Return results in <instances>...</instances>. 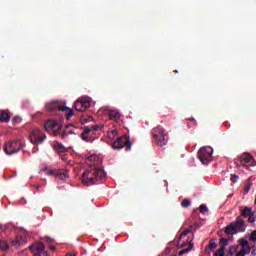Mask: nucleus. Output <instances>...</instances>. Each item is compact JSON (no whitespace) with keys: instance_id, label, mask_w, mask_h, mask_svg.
I'll list each match as a JSON object with an SVG mask.
<instances>
[{"instance_id":"6ab92c4d","label":"nucleus","mask_w":256,"mask_h":256,"mask_svg":"<svg viewBox=\"0 0 256 256\" xmlns=\"http://www.w3.org/2000/svg\"><path fill=\"white\" fill-rule=\"evenodd\" d=\"M69 135H76L75 128L72 130L67 129L64 133H62V139H64V141H69Z\"/></svg>"},{"instance_id":"f8f14e48","label":"nucleus","mask_w":256,"mask_h":256,"mask_svg":"<svg viewBox=\"0 0 256 256\" xmlns=\"http://www.w3.org/2000/svg\"><path fill=\"white\" fill-rule=\"evenodd\" d=\"M44 128L47 131H49L50 133H53L54 135H57L59 133V131H61L63 126H61V124L57 123V121H55V120H48L45 123Z\"/></svg>"},{"instance_id":"cd10ccee","label":"nucleus","mask_w":256,"mask_h":256,"mask_svg":"<svg viewBox=\"0 0 256 256\" xmlns=\"http://www.w3.org/2000/svg\"><path fill=\"white\" fill-rule=\"evenodd\" d=\"M256 221V211H252V213L248 216V223H255Z\"/></svg>"},{"instance_id":"c756f323","label":"nucleus","mask_w":256,"mask_h":256,"mask_svg":"<svg viewBox=\"0 0 256 256\" xmlns=\"http://www.w3.org/2000/svg\"><path fill=\"white\" fill-rule=\"evenodd\" d=\"M240 245H241L242 249H247V247H250L249 241H247L245 239L240 240Z\"/></svg>"},{"instance_id":"393cba45","label":"nucleus","mask_w":256,"mask_h":256,"mask_svg":"<svg viewBox=\"0 0 256 256\" xmlns=\"http://www.w3.org/2000/svg\"><path fill=\"white\" fill-rule=\"evenodd\" d=\"M56 151H58L59 153H64V151H67V148L65 146H63V144L58 143L55 146Z\"/></svg>"},{"instance_id":"6e6552de","label":"nucleus","mask_w":256,"mask_h":256,"mask_svg":"<svg viewBox=\"0 0 256 256\" xmlns=\"http://www.w3.org/2000/svg\"><path fill=\"white\" fill-rule=\"evenodd\" d=\"M30 143L33 145H41L45 143V139H47V135L39 128H35L30 132L29 135Z\"/></svg>"},{"instance_id":"f03ea898","label":"nucleus","mask_w":256,"mask_h":256,"mask_svg":"<svg viewBox=\"0 0 256 256\" xmlns=\"http://www.w3.org/2000/svg\"><path fill=\"white\" fill-rule=\"evenodd\" d=\"M189 233H191V230L186 229L180 234V237L178 238L177 247H179V249H182L179 252V255H185V253H189V251H191V249H193L194 247L193 238L189 236ZM183 247L187 248L183 249Z\"/></svg>"},{"instance_id":"c85d7f7f","label":"nucleus","mask_w":256,"mask_h":256,"mask_svg":"<svg viewBox=\"0 0 256 256\" xmlns=\"http://www.w3.org/2000/svg\"><path fill=\"white\" fill-rule=\"evenodd\" d=\"M215 256H225V247H220L216 252Z\"/></svg>"},{"instance_id":"a211bd4d","label":"nucleus","mask_w":256,"mask_h":256,"mask_svg":"<svg viewBox=\"0 0 256 256\" xmlns=\"http://www.w3.org/2000/svg\"><path fill=\"white\" fill-rule=\"evenodd\" d=\"M240 213H241L242 217L247 218V217H249V215H251L253 213V208L245 206L244 208L240 209Z\"/></svg>"},{"instance_id":"20e7f679","label":"nucleus","mask_w":256,"mask_h":256,"mask_svg":"<svg viewBox=\"0 0 256 256\" xmlns=\"http://www.w3.org/2000/svg\"><path fill=\"white\" fill-rule=\"evenodd\" d=\"M246 229L245 220L239 216L235 222H231L225 227L224 233L226 235H236V233H245Z\"/></svg>"},{"instance_id":"5701e85b","label":"nucleus","mask_w":256,"mask_h":256,"mask_svg":"<svg viewBox=\"0 0 256 256\" xmlns=\"http://www.w3.org/2000/svg\"><path fill=\"white\" fill-rule=\"evenodd\" d=\"M249 253H251V247H247L246 249L240 250L234 256H245V255H249Z\"/></svg>"},{"instance_id":"bb28decb","label":"nucleus","mask_w":256,"mask_h":256,"mask_svg":"<svg viewBox=\"0 0 256 256\" xmlns=\"http://www.w3.org/2000/svg\"><path fill=\"white\" fill-rule=\"evenodd\" d=\"M181 206L184 207V209H187V207L191 206V200L185 198L181 202Z\"/></svg>"},{"instance_id":"f257e3e1","label":"nucleus","mask_w":256,"mask_h":256,"mask_svg":"<svg viewBox=\"0 0 256 256\" xmlns=\"http://www.w3.org/2000/svg\"><path fill=\"white\" fill-rule=\"evenodd\" d=\"M105 177L106 174L103 167L94 164L84 171L82 174V182L87 187H90V185H95L97 181H101V179H105Z\"/></svg>"},{"instance_id":"2f4dec72","label":"nucleus","mask_w":256,"mask_h":256,"mask_svg":"<svg viewBox=\"0 0 256 256\" xmlns=\"http://www.w3.org/2000/svg\"><path fill=\"white\" fill-rule=\"evenodd\" d=\"M251 185H253V184L251 183V180H248V181L246 182V185H245V191H246V193H249V191L251 190Z\"/></svg>"},{"instance_id":"423d86ee","label":"nucleus","mask_w":256,"mask_h":256,"mask_svg":"<svg viewBox=\"0 0 256 256\" xmlns=\"http://www.w3.org/2000/svg\"><path fill=\"white\" fill-rule=\"evenodd\" d=\"M25 144L21 140H10L4 144V151L6 155H15L18 153Z\"/></svg>"},{"instance_id":"9b49d317","label":"nucleus","mask_w":256,"mask_h":256,"mask_svg":"<svg viewBox=\"0 0 256 256\" xmlns=\"http://www.w3.org/2000/svg\"><path fill=\"white\" fill-rule=\"evenodd\" d=\"M123 147H126V149L129 151L131 150L132 144L131 141H129V138L127 136H122L118 138L113 144L112 149H123Z\"/></svg>"},{"instance_id":"b1692460","label":"nucleus","mask_w":256,"mask_h":256,"mask_svg":"<svg viewBox=\"0 0 256 256\" xmlns=\"http://www.w3.org/2000/svg\"><path fill=\"white\" fill-rule=\"evenodd\" d=\"M0 249L1 251H7L9 249V244L5 240H0Z\"/></svg>"},{"instance_id":"4c0bfd02","label":"nucleus","mask_w":256,"mask_h":256,"mask_svg":"<svg viewBox=\"0 0 256 256\" xmlns=\"http://www.w3.org/2000/svg\"><path fill=\"white\" fill-rule=\"evenodd\" d=\"M14 121H15L16 123H21V117L16 116V117L14 118Z\"/></svg>"},{"instance_id":"aec40b11","label":"nucleus","mask_w":256,"mask_h":256,"mask_svg":"<svg viewBox=\"0 0 256 256\" xmlns=\"http://www.w3.org/2000/svg\"><path fill=\"white\" fill-rule=\"evenodd\" d=\"M214 249H217V242H215V240H211L209 245L206 247V253H208V255H210V253Z\"/></svg>"},{"instance_id":"2eb2a0df","label":"nucleus","mask_w":256,"mask_h":256,"mask_svg":"<svg viewBox=\"0 0 256 256\" xmlns=\"http://www.w3.org/2000/svg\"><path fill=\"white\" fill-rule=\"evenodd\" d=\"M55 177L58 181H65L66 179H69V172H67V170L64 169L56 170Z\"/></svg>"},{"instance_id":"dca6fc26","label":"nucleus","mask_w":256,"mask_h":256,"mask_svg":"<svg viewBox=\"0 0 256 256\" xmlns=\"http://www.w3.org/2000/svg\"><path fill=\"white\" fill-rule=\"evenodd\" d=\"M108 117L113 121H119L121 119V113L118 110H109Z\"/></svg>"},{"instance_id":"39448f33","label":"nucleus","mask_w":256,"mask_h":256,"mask_svg":"<svg viewBox=\"0 0 256 256\" xmlns=\"http://www.w3.org/2000/svg\"><path fill=\"white\" fill-rule=\"evenodd\" d=\"M47 111H62L66 114V119L69 121L73 115H75V112H73V109L67 107V106H61L59 104V101H53L48 104H46Z\"/></svg>"},{"instance_id":"a878e982","label":"nucleus","mask_w":256,"mask_h":256,"mask_svg":"<svg viewBox=\"0 0 256 256\" xmlns=\"http://www.w3.org/2000/svg\"><path fill=\"white\" fill-rule=\"evenodd\" d=\"M239 249V246H231L229 249V255L230 256H236L237 255V250Z\"/></svg>"},{"instance_id":"0eeeda50","label":"nucleus","mask_w":256,"mask_h":256,"mask_svg":"<svg viewBox=\"0 0 256 256\" xmlns=\"http://www.w3.org/2000/svg\"><path fill=\"white\" fill-rule=\"evenodd\" d=\"M198 159L203 165H209L213 161V149L211 146H204L198 151Z\"/></svg>"},{"instance_id":"ea45409f","label":"nucleus","mask_w":256,"mask_h":256,"mask_svg":"<svg viewBox=\"0 0 256 256\" xmlns=\"http://www.w3.org/2000/svg\"><path fill=\"white\" fill-rule=\"evenodd\" d=\"M51 251H55V246H50Z\"/></svg>"},{"instance_id":"4468645a","label":"nucleus","mask_w":256,"mask_h":256,"mask_svg":"<svg viewBox=\"0 0 256 256\" xmlns=\"http://www.w3.org/2000/svg\"><path fill=\"white\" fill-rule=\"evenodd\" d=\"M101 127H103V126L95 125L91 128L85 127L84 131L81 134V139L83 141H86V143H89V141H92L91 139H89V133H91V131H99V129H101Z\"/></svg>"},{"instance_id":"c9c22d12","label":"nucleus","mask_w":256,"mask_h":256,"mask_svg":"<svg viewBox=\"0 0 256 256\" xmlns=\"http://www.w3.org/2000/svg\"><path fill=\"white\" fill-rule=\"evenodd\" d=\"M251 256H256V246L250 247Z\"/></svg>"},{"instance_id":"9d476101","label":"nucleus","mask_w":256,"mask_h":256,"mask_svg":"<svg viewBox=\"0 0 256 256\" xmlns=\"http://www.w3.org/2000/svg\"><path fill=\"white\" fill-rule=\"evenodd\" d=\"M91 107V98L87 96H82L80 97L75 103H74V108L76 111H87Z\"/></svg>"},{"instance_id":"473e14b6","label":"nucleus","mask_w":256,"mask_h":256,"mask_svg":"<svg viewBox=\"0 0 256 256\" xmlns=\"http://www.w3.org/2000/svg\"><path fill=\"white\" fill-rule=\"evenodd\" d=\"M207 211H209V208H207V207L205 206V204H201V205H200V212H201V213H207Z\"/></svg>"},{"instance_id":"72a5a7b5","label":"nucleus","mask_w":256,"mask_h":256,"mask_svg":"<svg viewBox=\"0 0 256 256\" xmlns=\"http://www.w3.org/2000/svg\"><path fill=\"white\" fill-rule=\"evenodd\" d=\"M250 241H253V243H256V230L252 231L250 235Z\"/></svg>"},{"instance_id":"4be33fe9","label":"nucleus","mask_w":256,"mask_h":256,"mask_svg":"<svg viewBox=\"0 0 256 256\" xmlns=\"http://www.w3.org/2000/svg\"><path fill=\"white\" fill-rule=\"evenodd\" d=\"M46 172V175H54L56 177L57 175V169H47V167H44L40 170L41 173Z\"/></svg>"},{"instance_id":"7c9ffc66","label":"nucleus","mask_w":256,"mask_h":256,"mask_svg":"<svg viewBox=\"0 0 256 256\" xmlns=\"http://www.w3.org/2000/svg\"><path fill=\"white\" fill-rule=\"evenodd\" d=\"M220 245H222V247H227V245H229V240H227L226 238H221Z\"/></svg>"},{"instance_id":"58836bf2","label":"nucleus","mask_w":256,"mask_h":256,"mask_svg":"<svg viewBox=\"0 0 256 256\" xmlns=\"http://www.w3.org/2000/svg\"><path fill=\"white\" fill-rule=\"evenodd\" d=\"M41 185H39V184H37V185H35V188L39 191V189H41Z\"/></svg>"},{"instance_id":"f704fd0d","label":"nucleus","mask_w":256,"mask_h":256,"mask_svg":"<svg viewBox=\"0 0 256 256\" xmlns=\"http://www.w3.org/2000/svg\"><path fill=\"white\" fill-rule=\"evenodd\" d=\"M230 180L232 181V183H237V181H239V176L233 174L231 176Z\"/></svg>"},{"instance_id":"412c9836","label":"nucleus","mask_w":256,"mask_h":256,"mask_svg":"<svg viewBox=\"0 0 256 256\" xmlns=\"http://www.w3.org/2000/svg\"><path fill=\"white\" fill-rule=\"evenodd\" d=\"M23 243H25V238H23V236H17L12 241V245H14V247H17L18 245H23Z\"/></svg>"},{"instance_id":"7ed1b4c3","label":"nucleus","mask_w":256,"mask_h":256,"mask_svg":"<svg viewBox=\"0 0 256 256\" xmlns=\"http://www.w3.org/2000/svg\"><path fill=\"white\" fill-rule=\"evenodd\" d=\"M152 137L154 139V143L158 145V147H165L167 143H169V134L165 132V128L163 126H156L152 129Z\"/></svg>"},{"instance_id":"ddd939ff","label":"nucleus","mask_w":256,"mask_h":256,"mask_svg":"<svg viewBox=\"0 0 256 256\" xmlns=\"http://www.w3.org/2000/svg\"><path fill=\"white\" fill-rule=\"evenodd\" d=\"M30 251L34 256H47V251H45V245L43 243L38 242L30 246Z\"/></svg>"},{"instance_id":"f3484780","label":"nucleus","mask_w":256,"mask_h":256,"mask_svg":"<svg viewBox=\"0 0 256 256\" xmlns=\"http://www.w3.org/2000/svg\"><path fill=\"white\" fill-rule=\"evenodd\" d=\"M11 119V115L9 114V111L2 110L0 111V122L1 123H7Z\"/></svg>"},{"instance_id":"e433bc0d","label":"nucleus","mask_w":256,"mask_h":256,"mask_svg":"<svg viewBox=\"0 0 256 256\" xmlns=\"http://www.w3.org/2000/svg\"><path fill=\"white\" fill-rule=\"evenodd\" d=\"M117 135V130H112L111 133L108 135V137L110 139H112L113 137H115Z\"/></svg>"},{"instance_id":"1a4fd4ad","label":"nucleus","mask_w":256,"mask_h":256,"mask_svg":"<svg viewBox=\"0 0 256 256\" xmlns=\"http://www.w3.org/2000/svg\"><path fill=\"white\" fill-rule=\"evenodd\" d=\"M238 161L240 163V165H242V167H246L248 169V167H255L256 166V161L255 158H253V155H251L250 153H243L238 157Z\"/></svg>"}]
</instances>
